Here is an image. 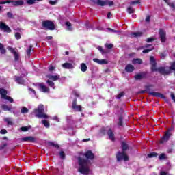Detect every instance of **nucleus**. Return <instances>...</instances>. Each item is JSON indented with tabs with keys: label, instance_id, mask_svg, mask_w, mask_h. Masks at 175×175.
Wrapping results in <instances>:
<instances>
[{
	"label": "nucleus",
	"instance_id": "f257e3e1",
	"mask_svg": "<svg viewBox=\"0 0 175 175\" xmlns=\"http://www.w3.org/2000/svg\"><path fill=\"white\" fill-rule=\"evenodd\" d=\"M85 159L78 157V163L79 165V172L81 174H88L90 173V167H88V160L92 161L95 158V154L92 153V151L88 150L84 154Z\"/></svg>",
	"mask_w": 175,
	"mask_h": 175
},
{
	"label": "nucleus",
	"instance_id": "f03ea898",
	"mask_svg": "<svg viewBox=\"0 0 175 175\" xmlns=\"http://www.w3.org/2000/svg\"><path fill=\"white\" fill-rule=\"evenodd\" d=\"M33 113L37 118H44V120H47L49 118V115L44 113V105L42 104L34 109Z\"/></svg>",
	"mask_w": 175,
	"mask_h": 175
},
{
	"label": "nucleus",
	"instance_id": "7ed1b4c3",
	"mask_svg": "<svg viewBox=\"0 0 175 175\" xmlns=\"http://www.w3.org/2000/svg\"><path fill=\"white\" fill-rule=\"evenodd\" d=\"M152 87H154V85L152 84L145 86V90H146V92H148V95H151L154 98H162L163 99H165V96L163 95V94L159 92H150L151 91V88H152Z\"/></svg>",
	"mask_w": 175,
	"mask_h": 175
},
{
	"label": "nucleus",
	"instance_id": "20e7f679",
	"mask_svg": "<svg viewBox=\"0 0 175 175\" xmlns=\"http://www.w3.org/2000/svg\"><path fill=\"white\" fill-rule=\"evenodd\" d=\"M42 26L49 31H54V29H55V25L50 20L42 21Z\"/></svg>",
	"mask_w": 175,
	"mask_h": 175
},
{
	"label": "nucleus",
	"instance_id": "39448f33",
	"mask_svg": "<svg viewBox=\"0 0 175 175\" xmlns=\"http://www.w3.org/2000/svg\"><path fill=\"white\" fill-rule=\"evenodd\" d=\"M116 159L118 162H121V161H124L125 162H128L129 161V157H128V154H126V152L118 151L116 153Z\"/></svg>",
	"mask_w": 175,
	"mask_h": 175
},
{
	"label": "nucleus",
	"instance_id": "423d86ee",
	"mask_svg": "<svg viewBox=\"0 0 175 175\" xmlns=\"http://www.w3.org/2000/svg\"><path fill=\"white\" fill-rule=\"evenodd\" d=\"M5 3H10V6H23L24 5V1L18 0V1H0V5H5Z\"/></svg>",
	"mask_w": 175,
	"mask_h": 175
},
{
	"label": "nucleus",
	"instance_id": "0eeeda50",
	"mask_svg": "<svg viewBox=\"0 0 175 175\" xmlns=\"http://www.w3.org/2000/svg\"><path fill=\"white\" fill-rule=\"evenodd\" d=\"M152 72H159L160 75H163V76H167V75H170V73H172L170 70L166 69V67L164 66H161L159 68L156 67V68H154Z\"/></svg>",
	"mask_w": 175,
	"mask_h": 175
},
{
	"label": "nucleus",
	"instance_id": "6e6552de",
	"mask_svg": "<svg viewBox=\"0 0 175 175\" xmlns=\"http://www.w3.org/2000/svg\"><path fill=\"white\" fill-rule=\"evenodd\" d=\"M94 3L98 6H113L114 5V2H113V1H109V0H97L96 1H94Z\"/></svg>",
	"mask_w": 175,
	"mask_h": 175
},
{
	"label": "nucleus",
	"instance_id": "1a4fd4ad",
	"mask_svg": "<svg viewBox=\"0 0 175 175\" xmlns=\"http://www.w3.org/2000/svg\"><path fill=\"white\" fill-rule=\"evenodd\" d=\"M8 49L9 50V51H10V53H12V54H13L15 62H17V61L20 60V53H18V52L16 51L14 48L12 46H8Z\"/></svg>",
	"mask_w": 175,
	"mask_h": 175
},
{
	"label": "nucleus",
	"instance_id": "9d476101",
	"mask_svg": "<svg viewBox=\"0 0 175 175\" xmlns=\"http://www.w3.org/2000/svg\"><path fill=\"white\" fill-rule=\"evenodd\" d=\"M72 107L74 110H75V111H79V113H81V111H83V108L81 105H77V98H74Z\"/></svg>",
	"mask_w": 175,
	"mask_h": 175
},
{
	"label": "nucleus",
	"instance_id": "9b49d317",
	"mask_svg": "<svg viewBox=\"0 0 175 175\" xmlns=\"http://www.w3.org/2000/svg\"><path fill=\"white\" fill-rule=\"evenodd\" d=\"M0 29L4 32H7V33H10V32H12V29L3 22L0 23Z\"/></svg>",
	"mask_w": 175,
	"mask_h": 175
},
{
	"label": "nucleus",
	"instance_id": "f8f14e48",
	"mask_svg": "<svg viewBox=\"0 0 175 175\" xmlns=\"http://www.w3.org/2000/svg\"><path fill=\"white\" fill-rule=\"evenodd\" d=\"M159 35L161 43L166 42V31L163 29H159Z\"/></svg>",
	"mask_w": 175,
	"mask_h": 175
},
{
	"label": "nucleus",
	"instance_id": "ddd939ff",
	"mask_svg": "<svg viewBox=\"0 0 175 175\" xmlns=\"http://www.w3.org/2000/svg\"><path fill=\"white\" fill-rule=\"evenodd\" d=\"M172 137V133H169V131H166L165 135L161 137V139L159 141L161 144L165 143L166 142H169V139Z\"/></svg>",
	"mask_w": 175,
	"mask_h": 175
},
{
	"label": "nucleus",
	"instance_id": "4468645a",
	"mask_svg": "<svg viewBox=\"0 0 175 175\" xmlns=\"http://www.w3.org/2000/svg\"><path fill=\"white\" fill-rule=\"evenodd\" d=\"M38 87L40 88V90L44 94L50 92V89L47 86H46L44 83H38Z\"/></svg>",
	"mask_w": 175,
	"mask_h": 175
},
{
	"label": "nucleus",
	"instance_id": "2eb2a0df",
	"mask_svg": "<svg viewBox=\"0 0 175 175\" xmlns=\"http://www.w3.org/2000/svg\"><path fill=\"white\" fill-rule=\"evenodd\" d=\"M107 133L108 135V137L109 140L111 142H116V137L114 135V131H113V129L111 128H109V130L107 131Z\"/></svg>",
	"mask_w": 175,
	"mask_h": 175
},
{
	"label": "nucleus",
	"instance_id": "dca6fc26",
	"mask_svg": "<svg viewBox=\"0 0 175 175\" xmlns=\"http://www.w3.org/2000/svg\"><path fill=\"white\" fill-rule=\"evenodd\" d=\"M147 75H148L147 72H142L139 74L135 75V80H142L143 79H147Z\"/></svg>",
	"mask_w": 175,
	"mask_h": 175
},
{
	"label": "nucleus",
	"instance_id": "f3484780",
	"mask_svg": "<svg viewBox=\"0 0 175 175\" xmlns=\"http://www.w3.org/2000/svg\"><path fill=\"white\" fill-rule=\"evenodd\" d=\"M22 142H28L29 143H35L36 142V138L32 136L25 137L21 138Z\"/></svg>",
	"mask_w": 175,
	"mask_h": 175
},
{
	"label": "nucleus",
	"instance_id": "a211bd4d",
	"mask_svg": "<svg viewBox=\"0 0 175 175\" xmlns=\"http://www.w3.org/2000/svg\"><path fill=\"white\" fill-rule=\"evenodd\" d=\"M47 79H49V80H51L52 81H57L59 80L61 78V76L59 75H53L51 74H49L46 75Z\"/></svg>",
	"mask_w": 175,
	"mask_h": 175
},
{
	"label": "nucleus",
	"instance_id": "6ab92c4d",
	"mask_svg": "<svg viewBox=\"0 0 175 175\" xmlns=\"http://www.w3.org/2000/svg\"><path fill=\"white\" fill-rule=\"evenodd\" d=\"M150 65H151V71L152 72L154 68H157V61L155 60V57L153 56H150Z\"/></svg>",
	"mask_w": 175,
	"mask_h": 175
},
{
	"label": "nucleus",
	"instance_id": "aec40b11",
	"mask_svg": "<svg viewBox=\"0 0 175 175\" xmlns=\"http://www.w3.org/2000/svg\"><path fill=\"white\" fill-rule=\"evenodd\" d=\"M121 148H122V151H123L124 152H126V151L129 150V145L125 141H122Z\"/></svg>",
	"mask_w": 175,
	"mask_h": 175
},
{
	"label": "nucleus",
	"instance_id": "412c9836",
	"mask_svg": "<svg viewBox=\"0 0 175 175\" xmlns=\"http://www.w3.org/2000/svg\"><path fill=\"white\" fill-rule=\"evenodd\" d=\"M125 70L127 73H132L135 70V66L132 64H127L125 67Z\"/></svg>",
	"mask_w": 175,
	"mask_h": 175
},
{
	"label": "nucleus",
	"instance_id": "4be33fe9",
	"mask_svg": "<svg viewBox=\"0 0 175 175\" xmlns=\"http://www.w3.org/2000/svg\"><path fill=\"white\" fill-rule=\"evenodd\" d=\"M62 68H64V69H73V68H75V66L72 63H68V62L62 64Z\"/></svg>",
	"mask_w": 175,
	"mask_h": 175
},
{
	"label": "nucleus",
	"instance_id": "5701e85b",
	"mask_svg": "<svg viewBox=\"0 0 175 175\" xmlns=\"http://www.w3.org/2000/svg\"><path fill=\"white\" fill-rule=\"evenodd\" d=\"M15 82L17 83L18 84H24L25 83V81L24 79H23V77H18L15 76Z\"/></svg>",
	"mask_w": 175,
	"mask_h": 175
},
{
	"label": "nucleus",
	"instance_id": "b1692460",
	"mask_svg": "<svg viewBox=\"0 0 175 175\" xmlns=\"http://www.w3.org/2000/svg\"><path fill=\"white\" fill-rule=\"evenodd\" d=\"M94 62H96V64H99V65H105L107 64V60L106 59H93Z\"/></svg>",
	"mask_w": 175,
	"mask_h": 175
},
{
	"label": "nucleus",
	"instance_id": "393cba45",
	"mask_svg": "<svg viewBox=\"0 0 175 175\" xmlns=\"http://www.w3.org/2000/svg\"><path fill=\"white\" fill-rule=\"evenodd\" d=\"M0 94L1 98L4 99L5 96H8V91L3 88H0Z\"/></svg>",
	"mask_w": 175,
	"mask_h": 175
},
{
	"label": "nucleus",
	"instance_id": "a878e982",
	"mask_svg": "<svg viewBox=\"0 0 175 175\" xmlns=\"http://www.w3.org/2000/svg\"><path fill=\"white\" fill-rule=\"evenodd\" d=\"M118 126H119V128H122L124 126V117L122 116L119 117Z\"/></svg>",
	"mask_w": 175,
	"mask_h": 175
},
{
	"label": "nucleus",
	"instance_id": "bb28decb",
	"mask_svg": "<svg viewBox=\"0 0 175 175\" xmlns=\"http://www.w3.org/2000/svg\"><path fill=\"white\" fill-rule=\"evenodd\" d=\"M1 109L4 111H12V107H10L5 104L1 105Z\"/></svg>",
	"mask_w": 175,
	"mask_h": 175
},
{
	"label": "nucleus",
	"instance_id": "cd10ccee",
	"mask_svg": "<svg viewBox=\"0 0 175 175\" xmlns=\"http://www.w3.org/2000/svg\"><path fill=\"white\" fill-rule=\"evenodd\" d=\"M132 63L134 64H138V65H142L143 64V60L142 59H133Z\"/></svg>",
	"mask_w": 175,
	"mask_h": 175
},
{
	"label": "nucleus",
	"instance_id": "c85d7f7f",
	"mask_svg": "<svg viewBox=\"0 0 175 175\" xmlns=\"http://www.w3.org/2000/svg\"><path fill=\"white\" fill-rule=\"evenodd\" d=\"M42 1L43 0H27L26 3L27 5H33L34 3H36V2H40Z\"/></svg>",
	"mask_w": 175,
	"mask_h": 175
},
{
	"label": "nucleus",
	"instance_id": "c756f323",
	"mask_svg": "<svg viewBox=\"0 0 175 175\" xmlns=\"http://www.w3.org/2000/svg\"><path fill=\"white\" fill-rule=\"evenodd\" d=\"M143 35L142 32H133L131 33V36L133 38H140Z\"/></svg>",
	"mask_w": 175,
	"mask_h": 175
},
{
	"label": "nucleus",
	"instance_id": "7c9ffc66",
	"mask_svg": "<svg viewBox=\"0 0 175 175\" xmlns=\"http://www.w3.org/2000/svg\"><path fill=\"white\" fill-rule=\"evenodd\" d=\"M0 53L1 54H6V49H5V46L3 44L0 42Z\"/></svg>",
	"mask_w": 175,
	"mask_h": 175
},
{
	"label": "nucleus",
	"instance_id": "2f4dec72",
	"mask_svg": "<svg viewBox=\"0 0 175 175\" xmlns=\"http://www.w3.org/2000/svg\"><path fill=\"white\" fill-rule=\"evenodd\" d=\"M159 161H165V160L167 159V156H166V154L162 153L159 155Z\"/></svg>",
	"mask_w": 175,
	"mask_h": 175
},
{
	"label": "nucleus",
	"instance_id": "473e14b6",
	"mask_svg": "<svg viewBox=\"0 0 175 175\" xmlns=\"http://www.w3.org/2000/svg\"><path fill=\"white\" fill-rule=\"evenodd\" d=\"M87 64H85V63H81V72H87Z\"/></svg>",
	"mask_w": 175,
	"mask_h": 175
},
{
	"label": "nucleus",
	"instance_id": "72a5a7b5",
	"mask_svg": "<svg viewBox=\"0 0 175 175\" xmlns=\"http://www.w3.org/2000/svg\"><path fill=\"white\" fill-rule=\"evenodd\" d=\"M33 47V45H29V48L27 49V56L29 57L31 55H32V53H31V51H32V48Z\"/></svg>",
	"mask_w": 175,
	"mask_h": 175
},
{
	"label": "nucleus",
	"instance_id": "f704fd0d",
	"mask_svg": "<svg viewBox=\"0 0 175 175\" xmlns=\"http://www.w3.org/2000/svg\"><path fill=\"white\" fill-rule=\"evenodd\" d=\"M158 153L157 152H150L149 154H148V158H157V157H158Z\"/></svg>",
	"mask_w": 175,
	"mask_h": 175
},
{
	"label": "nucleus",
	"instance_id": "c9c22d12",
	"mask_svg": "<svg viewBox=\"0 0 175 175\" xmlns=\"http://www.w3.org/2000/svg\"><path fill=\"white\" fill-rule=\"evenodd\" d=\"M46 83L48 84V85L49 87H51L52 88H53V90L55 88V83H54V82H53V81L47 80Z\"/></svg>",
	"mask_w": 175,
	"mask_h": 175
},
{
	"label": "nucleus",
	"instance_id": "e433bc0d",
	"mask_svg": "<svg viewBox=\"0 0 175 175\" xmlns=\"http://www.w3.org/2000/svg\"><path fill=\"white\" fill-rule=\"evenodd\" d=\"M42 124L45 126V128H50V122L46 120H43Z\"/></svg>",
	"mask_w": 175,
	"mask_h": 175
},
{
	"label": "nucleus",
	"instance_id": "4c0bfd02",
	"mask_svg": "<svg viewBox=\"0 0 175 175\" xmlns=\"http://www.w3.org/2000/svg\"><path fill=\"white\" fill-rule=\"evenodd\" d=\"M49 146H50L51 147H55V148H59V145H58V144H54V142H48Z\"/></svg>",
	"mask_w": 175,
	"mask_h": 175
},
{
	"label": "nucleus",
	"instance_id": "58836bf2",
	"mask_svg": "<svg viewBox=\"0 0 175 175\" xmlns=\"http://www.w3.org/2000/svg\"><path fill=\"white\" fill-rule=\"evenodd\" d=\"M155 48L152 46L151 48L146 49L142 51L143 54H147V53H150V51H152Z\"/></svg>",
	"mask_w": 175,
	"mask_h": 175
},
{
	"label": "nucleus",
	"instance_id": "ea45409f",
	"mask_svg": "<svg viewBox=\"0 0 175 175\" xmlns=\"http://www.w3.org/2000/svg\"><path fill=\"white\" fill-rule=\"evenodd\" d=\"M4 121L7 122L8 125H13V122L12 121V118H4Z\"/></svg>",
	"mask_w": 175,
	"mask_h": 175
},
{
	"label": "nucleus",
	"instance_id": "a19ab883",
	"mask_svg": "<svg viewBox=\"0 0 175 175\" xmlns=\"http://www.w3.org/2000/svg\"><path fill=\"white\" fill-rule=\"evenodd\" d=\"M4 99L5 100H8V102H10V103H13V102H14V100H13V98L9 96H5Z\"/></svg>",
	"mask_w": 175,
	"mask_h": 175
},
{
	"label": "nucleus",
	"instance_id": "79ce46f5",
	"mask_svg": "<svg viewBox=\"0 0 175 175\" xmlns=\"http://www.w3.org/2000/svg\"><path fill=\"white\" fill-rule=\"evenodd\" d=\"M59 155L61 159H62V160L65 159V158H66L65 152H64V151H62V150L60 151V152H59Z\"/></svg>",
	"mask_w": 175,
	"mask_h": 175
},
{
	"label": "nucleus",
	"instance_id": "37998d69",
	"mask_svg": "<svg viewBox=\"0 0 175 175\" xmlns=\"http://www.w3.org/2000/svg\"><path fill=\"white\" fill-rule=\"evenodd\" d=\"M28 111H29V110H28V108L23 107L21 109V113L22 114H27V113H28Z\"/></svg>",
	"mask_w": 175,
	"mask_h": 175
},
{
	"label": "nucleus",
	"instance_id": "c03bdc74",
	"mask_svg": "<svg viewBox=\"0 0 175 175\" xmlns=\"http://www.w3.org/2000/svg\"><path fill=\"white\" fill-rule=\"evenodd\" d=\"M100 133H101V135H103V136H105V135H106V133H107V131H106V129L105 127H103L100 131Z\"/></svg>",
	"mask_w": 175,
	"mask_h": 175
},
{
	"label": "nucleus",
	"instance_id": "a18cd8bd",
	"mask_svg": "<svg viewBox=\"0 0 175 175\" xmlns=\"http://www.w3.org/2000/svg\"><path fill=\"white\" fill-rule=\"evenodd\" d=\"M127 12L129 14H132V13H135V10L132 7H129L127 8Z\"/></svg>",
	"mask_w": 175,
	"mask_h": 175
},
{
	"label": "nucleus",
	"instance_id": "49530a36",
	"mask_svg": "<svg viewBox=\"0 0 175 175\" xmlns=\"http://www.w3.org/2000/svg\"><path fill=\"white\" fill-rule=\"evenodd\" d=\"M7 17L8 18H14V16L13 15V13L11 12H7Z\"/></svg>",
	"mask_w": 175,
	"mask_h": 175
},
{
	"label": "nucleus",
	"instance_id": "de8ad7c7",
	"mask_svg": "<svg viewBox=\"0 0 175 175\" xmlns=\"http://www.w3.org/2000/svg\"><path fill=\"white\" fill-rule=\"evenodd\" d=\"M105 46L106 47V49H108V50H110L113 49V44H105Z\"/></svg>",
	"mask_w": 175,
	"mask_h": 175
},
{
	"label": "nucleus",
	"instance_id": "09e8293b",
	"mask_svg": "<svg viewBox=\"0 0 175 175\" xmlns=\"http://www.w3.org/2000/svg\"><path fill=\"white\" fill-rule=\"evenodd\" d=\"M124 95H125V92H121L117 96V99H120V98H122V96H124Z\"/></svg>",
	"mask_w": 175,
	"mask_h": 175
},
{
	"label": "nucleus",
	"instance_id": "8fccbe9b",
	"mask_svg": "<svg viewBox=\"0 0 175 175\" xmlns=\"http://www.w3.org/2000/svg\"><path fill=\"white\" fill-rule=\"evenodd\" d=\"M137 3H140V0H135V1H132L130 3V5H137Z\"/></svg>",
	"mask_w": 175,
	"mask_h": 175
},
{
	"label": "nucleus",
	"instance_id": "3c124183",
	"mask_svg": "<svg viewBox=\"0 0 175 175\" xmlns=\"http://www.w3.org/2000/svg\"><path fill=\"white\" fill-rule=\"evenodd\" d=\"M66 25L68 27V29L70 31L72 29V23H70V22L69 21L66 22Z\"/></svg>",
	"mask_w": 175,
	"mask_h": 175
},
{
	"label": "nucleus",
	"instance_id": "603ef678",
	"mask_svg": "<svg viewBox=\"0 0 175 175\" xmlns=\"http://www.w3.org/2000/svg\"><path fill=\"white\" fill-rule=\"evenodd\" d=\"M29 129L27 126H23L21 128V131H22V132H28V130Z\"/></svg>",
	"mask_w": 175,
	"mask_h": 175
},
{
	"label": "nucleus",
	"instance_id": "864d4df0",
	"mask_svg": "<svg viewBox=\"0 0 175 175\" xmlns=\"http://www.w3.org/2000/svg\"><path fill=\"white\" fill-rule=\"evenodd\" d=\"M15 38L17 39V40L21 39V34L20 33L17 32L15 33Z\"/></svg>",
	"mask_w": 175,
	"mask_h": 175
},
{
	"label": "nucleus",
	"instance_id": "5fc2aeb1",
	"mask_svg": "<svg viewBox=\"0 0 175 175\" xmlns=\"http://www.w3.org/2000/svg\"><path fill=\"white\" fill-rule=\"evenodd\" d=\"M154 40H155V38L150 37V38H147L146 42L148 43H151V42H154Z\"/></svg>",
	"mask_w": 175,
	"mask_h": 175
},
{
	"label": "nucleus",
	"instance_id": "6e6d98bb",
	"mask_svg": "<svg viewBox=\"0 0 175 175\" xmlns=\"http://www.w3.org/2000/svg\"><path fill=\"white\" fill-rule=\"evenodd\" d=\"M168 5L172 8V10H175V5L174 3H167Z\"/></svg>",
	"mask_w": 175,
	"mask_h": 175
},
{
	"label": "nucleus",
	"instance_id": "4d7b16f0",
	"mask_svg": "<svg viewBox=\"0 0 175 175\" xmlns=\"http://www.w3.org/2000/svg\"><path fill=\"white\" fill-rule=\"evenodd\" d=\"M55 70V67L51 64L49 68V72H53V70Z\"/></svg>",
	"mask_w": 175,
	"mask_h": 175
},
{
	"label": "nucleus",
	"instance_id": "13d9d810",
	"mask_svg": "<svg viewBox=\"0 0 175 175\" xmlns=\"http://www.w3.org/2000/svg\"><path fill=\"white\" fill-rule=\"evenodd\" d=\"M172 131H174V126L173 125H172L170 128L167 129V132H168V133H170Z\"/></svg>",
	"mask_w": 175,
	"mask_h": 175
},
{
	"label": "nucleus",
	"instance_id": "bf43d9fd",
	"mask_svg": "<svg viewBox=\"0 0 175 175\" xmlns=\"http://www.w3.org/2000/svg\"><path fill=\"white\" fill-rule=\"evenodd\" d=\"M97 49L99 51H100V53H102V54H105L106 53L105 51H103V48H102V46H98Z\"/></svg>",
	"mask_w": 175,
	"mask_h": 175
},
{
	"label": "nucleus",
	"instance_id": "052dcab7",
	"mask_svg": "<svg viewBox=\"0 0 175 175\" xmlns=\"http://www.w3.org/2000/svg\"><path fill=\"white\" fill-rule=\"evenodd\" d=\"M73 95H75V96H77V98H79L80 97V94H79V93H77V92L76 90H74L72 92Z\"/></svg>",
	"mask_w": 175,
	"mask_h": 175
},
{
	"label": "nucleus",
	"instance_id": "680f3d73",
	"mask_svg": "<svg viewBox=\"0 0 175 175\" xmlns=\"http://www.w3.org/2000/svg\"><path fill=\"white\" fill-rule=\"evenodd\" d=\"M108 31H111V32H113L114 33H118V31L113 29L111 28H108Z\"/></svg>",
	"mask_w": 175,
	"mask_h": 175
},
{
	"label": "nucleus",
	"instance_id": "e2e57ef3",
	"mask_svg": "<svg viewBox=\"0 0 175 175\" xmlns=\"http://www.w3.org/2000/svg\"><path fill=\"white\" fill-rule=\"evenodd\" d=\"M49 3H50V5H57V1H56L50 0L49 1Z\"/></svg>",
	"mask_w": 175,
	"mask_h": 175
},
{
	"label": "nucleus",
	"instance_id": "0e129e2a",
	"mask_svg": "<svg viewBox=\"0 0 175 175\" xmlns=\"http://www.w3.org/2000/svg\"><path fill=\"white\" fill-rule=\"evenodd\" d=\"M150 20H151V16L148 15V16H146V23H150Z\"/></svg>",
	"mask_w": 175,
	"mask_h": 175
},
{
	"label": "nucleus",
	"instance_id": "69168bd1",
	"mask_svg": "<svg viewBox=\"0 0 175 175\" xmlns=\"http://www.w3.org/2000/svg\"><path fill=\"white\" fill-rule=\"evenodd\" d=\"M0 133H1V135H6V133H8V131L5 129H2L1 130Z\"/></svg>",
	"mask_w": 175,
	"mask_h": 175
},
{
	"label": "nucleus",
	"instance_id": "338daca9",
	"mask_svg": "<svg viewBox=\"0 0 175 175\" xmlns=\"http://www.w3.org/2000/svg\"><path fill=\"white\" fill-rule=\"evenodd\" d=\"M160 175H167V173H166V172H165V171H161L160 172Z\"/></svg>",
	"mask_w": 175,
	"mask_h": 175
},
{
	"label": "nucleus",
	"instance_id": "774afa93",
	"mask_svg": "<svg viewBox=\"0 0 175 175\" xmlns=\"http://www.w3.org/2000/svg\"><path fill=\"white\" fill-rule=\"evenodd\" d=\"M6 146H8V144H4L1 146V150H3V148H5V147H6Z\"/></svg>",
	"mask_w": 175,
	"mask_h": 175
}]
</instances>
